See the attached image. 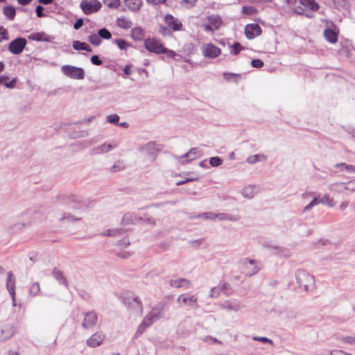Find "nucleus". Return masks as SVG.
<instances>
[{
  "instance_id": "obj_1",
  "label": "nucleus",
  "mask_w": 355,
  "mask_h": 355,
  "mask_svg": "<svg viewBox=\"0 0 355 355\" xmlns=\"http://www.w3.org/2000/svg\"><path fill=\"white\" fill-rule=\"evenodd\" d=\"M295 279L297 284L306 291H310L315 288V279L313 276L303 270H298L295 272Z\"/></svg>"
},
{
  "instance_id": "obj_2",
  "label": "nucleus",
  "mask_w": 355,
  "mask_h": 355,
  "mask_svg": "<svg viewBox=\"0 0 355 355\" xmlns=\"http://www.w3.org/2000/svg\"><path fill=\"white\" fill-rule=\"evenodd\" d=\"M239 264L243 272L249 277L256 275L261 268L257 261L250 258L241 259Z\"/></svg>"
},
{
  "instance_id": "obj_3",
  "label": "nucleus",
  "mask_w": 355,
  "mask_h": 355,
  "mask_svg": "<svg viewBox=\"0 0 355 355\" xmlns=\"http://www.w3.org/2000/svg\"><path fill=\"white\" fill-rule=\"evenodd\" d=\"M177 303L180 306H188L195 309L198 308V297L193 294L180 295L177 298Z\"/></svg>"
},
{
  "instance_id": "obj_4",
  "label": "nucleus",
  "mask_w": 355,
  "mask_h": 355,
  "mask_svg": "<svg viewBox=\"0 0 355 355\" xmlns=\"http://www.w3.org/2000/svg\"><path fill=\"white\" fill-rule=\"evenodd\" d=\"M80 6L85 15H91L97 12L102 5L98 0H82Z\"/></svg>"
},
{
  "instance_id": "obj_5",
  "label": "nucleus",
  "mask_w": 355,
  "mask_h": 355,
  "mask_svg": "<svg viewBox=\"0 0 355 355\" xmlns=\"http://www.w3.org/2000/svg\"><path fill=\"white\" fill-rule=\"evenodd\" d=\"M62 71L68 77L81 80L84 78L85 72L82 68L70 66V65H64L62 67Z\"/></svg>"
},
{
  "instance_id": "obj_6",
  "label": "nucleus",
  "mask_w": 355,
  "mask_h": 355,
  "mask_svg": "<svg viewBox=\"0 0 355 355\" xmlns=\"http://www.w3.org/2000/svg\"><path fill=\"white\" fill-rule=\"evenodd\" d=\"M26 44L27 41L25 38L18 37L9 43L8 49L11 53L18 55L24 51Z\"/></svg>"
},
{
  "instance_id": "obj_7",
  "label": "nucleus",
  "mask_w": 355,
  "mask_h": 355,
  "mask_svg": "<svg viewBox=\"0 0 355 355\" xmlns=\"http://www.w3.org/2000/svg\"><path fill=\"white\" fill-rule=\"evenodd\" d=\"M124 303L128 308L131 310L133 313L137 314H141L142 312L141 302L138 300L137 297L134 296H125Z\"/></svg>"
},
{
  "instance_id": "obj_8",
  "label": "nucleus",
  "mask_w": 355,
  "mask_h": 355,
  "mask_svg": "<svg viewBox=\"0 0 355 355\" xmlns=\"http://www.w3.org/2000/svg\"><path fill=\"white\" fill-rule=\"evenodd\" d=\"M201 49L204 57L208 58H215L221 53L220 49L211 43L203 44Z\"/></svg>"
},
{
  "instance_id": "obj_9",
  "label": "nucleus",
  "mask_w": 355,
  "mask_h": 355,
  "mask_svg": "<svg viewBox=\"0 0 355 355\" xmlns=\"http://www.w3.org/2000/svg\"><path fill=\"white\" fill-rule=\"evenodd\" d=\"M201 155V152L198 148H192L188 153L183 155L177 156L175 158L180 162L187 163L196 159Z\"/></svg>"
},
{
  "instance_id": "obj_10",
  "label": "nucleus",
  "mask_w": 355,
  "mask_h": 355,
  "mask_svg": "<svg viewBox=\"0 0 355 355\" xmlns=\"http://www.w3.org/2000/svg\"><path fill=\"white\" fill-rule=\"evenodd\" d=\"M220 307L227 311L238 312L242 309L241 302L237 300H228L219 304Z\"/></svg>"
},
{
  "instance_id": "obj_11",
  "label": "nucleus",
  "mask_w": 355,
  "mask_h": 355,
  "mask_svg": "<svg viewBox=\"0 0 355 355\" xmlns=\"http://www.w3.org/2000/svg\"><path fill=\"white\" fill-rule=\"evenodd\" d=\"M261 31V27L257 24H248L245 28V34L250 40L260 35Z\"/></svg>"
},
{
  "instance_id": "obj_12",
  "label": "nucleus",
  "mask_w": 355,
  "mask_h": 355,
  "mask_svg": "<svg viewBox=\"0 0 355 355\" xmlns=\"http://www.w3.org/2000/svg\"><path fill=\"white\" fill-rule=\"evenodd\" d=\"M15 333V327L10 324H5L0 329V340L4 341L11 338Z\"/></svg>"
},
{
  "instance_id": "obj_13",
  "label": "nucleus",
  "mask_w": 355,
  "mask_h": 355,
  "mask_svg": "<svg viewBox=\"0 0 355 355\" xmlns=\"http://www.w3.org/2000/svg\"><path fill=\"white\" fill-rule=\"evenodd\" d=\"M333 28H328L324 31V36L325 39L331 44H335L338 41V35L339 30L332 24Z\"/></svg>"
},
{
  "instance_id": "obj_14",
  "label": "nucleus",
  "mask_w": 355,
  "mask_h": 355,
  "mask_svg": "<svg viewBox=\"0 0 355 355\" xmlns=\"http://www.w3.org/2000/svg\"><path fill=\"white\" fill-rule=\"evenodd\" d=\"M164 21L166 24L174 31H178L181 30L182 24V22L177 18L173 17L171 15H166L164 17Z\"/></svg>"
},
{
  "instance_id": "obj_15",
  "label": "nucleus",
  "mask_w": 355,
  "mask_h": 355,
  "mask_svg": "<svg viewBox=\"0 0 355 355\" xmlns=\"http://www.w3.org/2000/svg\"><path fill=\"white\" fill-rule=\"evenodd\" d=\"M97 315L94 312H87L85 314L82 325L85 329L93 327L97 322Z\"/></svg>"
},
{
  "instance_id": "obj_16",
  "label": "nucleus",
  "mask_w": 355,
  "mask_h": 355,
  "mask_svg": "<svg viewBox=\"0 0 355 355\" xmlns=\"http://www.w3.org/2000/svg\"><path fill=\"white\" fill-rule=\"evenodd\" d=\"M105 338V334L102 332H96L92 334L87 340V345L91 347L99 346Z\"/></svg>"
},
{
  "instance_id": "obj_17",
  "label": "nucleus",
  "mask_w": 355,
  "mask_h": 355,
  "mask_svg": "<svg viewBox=\"0 0 355 355\" xmlns=\"http://www.w3.org/2000/svg\"><path fill=\"white\" fill-rule=\"evenodd\" d=\"M7 289L11 295L12 305L16 306V300H15V280L13 278V275L12 272H9L8 274V279L6 283Z\"/></svg>"
},
{
  "instance_id": "obj_18",
  "label": "nucleus",
  "mask_w": 355,
  "mask_h": 355,
  "mask_svg": "<svg viewBox=\"0 0 355 355\" xmlns=\"http://www.w3.org/2000/svg\"><path fill=\"white\" fill-rule=\"evenodd\" d=\"M169 284L171 286H172L173 288H188L191 285V282L187 279L180 278V279H171L169 281Z\"/></svg>"
},
{
  "instance_id": "obj_19",
  "label": "nucleus",
  "mask_w": 355,
  "mask_h": 355,
  "mask_svg": "<svg viewBox=\"0 0 355 355\" xmlns=\"http://www.w3.org/2000/svg\"><path fill=\"white\" fill-rule=\"evenodd\" d=\"M164 53L166 57L175 58L176 57H181L175 51L165 48L162 43L157 41V54Z\"/></svg>"
},
{
  "instance_id": "obj_20",
  "label": "nucleus",
  "mask_w": 355,
  "mask_h": 355,
  "mask_svg": "<svg viewBox=\"0 0 355 355\" xmlns=\"http://www.w3.org/2000/svg\"><path fill=\"white\" fill-rule=\"evenodd\" d=\"M28 39L37 42H50L51 37L44 32L33 33L28 35Z\"/></svg>"
},
{
  "instance_id": "obj_21",
  "label": "nucleus",
  "mask_w": 355,
  "mask_h": 355,
  "mask_svg": "<svg viewBox=\"0 0 355 355\" xmlns=\"http://www.w3.org/2000/svg\"><path fill=\"white\" fill-rule=\"evenodd\" d=\"M257 193V189L254 185H248L242 190V195L247 198H252Z\"/></svg>"
},
{
  "instance_id": "obj_22",
  "label": "nucleus",
  "mask_w": 355,
  "mask_h": 355,
  "mask_svg": "<svg viewBox=\"0 0 355 355\" xmlns=\"http://www.w3.org/2000/svg\"><path fill=\"white\" fill-rule=\"evenodd\" d=\"M116 23L119 27L123 29H128L132 26V21L125 17L117 18Z\"/></svg>"
},
{
  "instance_id": "obj_23",
  "label": "nucleus",
  "mask_w": 355,
  "mask_h": 355,
  "mask_svg": "<svg viewBox=\"0 0 355 355\" xmlns=\"http://www.w3.org/2000/svg\"><path fill=\"white\" fill-rule=\"evenodd\" d=\"M339 171H347L349 173H355V166L353 165L347 164L345 162L338 163L335 166Z\"/></svg>"
},
{
  "instance_id": "obj_24",
  "label": "nucleus",
  "mask_w": 355,
  "mask_h": 355,
  "mask_svg": "<svg viewBox=\"0 0 355 355\" xmlns=\"http://www.w3.org/2000/svg\"><path fill=\"white\" fill-rule=\"evenodd\" d=\"M208 23L210 24L214 28L218 30L221 26L222 21L220 17L218 15H210L207 17Z\"/></svg>"
},
{
  "instance_id": "obj_25",
  "label": "nucleus",
  "mask_w": 355,
  "mask_h": 355,
  "mask_svg": "<svg viewBox=\"0 0 355 355\" xmlns=\"http://www.w3.org/2000/svg\"><path fill=\"white\" fill-rule=\"evenodd\" d=\"M329 189L331 191L341 193L345 191V183L335 182L329 185Z\"/></svg>"
},
{
  "instance_id": "obj_26",
  "label": "nucleus",
  "mask_w": 355,
  "mask_h": 355,
  "mask_svg": "<svg viewBox=\"0 0 355 355\" xmlns=\"http://www.w3.org/2000/svg\"><path fill=\"white\" fill-rule=\"evenodd\" d=\"M267 159V157L263 154H257L254 155L249 156L247 159V162L253 164L258 162H265Z\"/></svg>"
},
{
  "instance_id": "obj_27",
  "label": "nucleus",
  "mask_w": 355,
  "mask_h": 355,
  "mask_svg": "<svg viewBox=\"0 0 355 355\" xmlns=\"http://www.w3.org/2000/svg\"><path fill=\"white\" fill-rule=\"evenodd\" d=\"M17 83V79L13 78L9 80L8 76H0V85H3L8 88H14Z\"/></svg>"
},
{
  "instance_id": "obj_28",
  "label": "nucleus",
  "mask_w": 355,
  "mask_h": 355,
  "mask_svg": "<svg viewBox=\"0 0 355 355\" xmlns=\"http://www.w3.org/2000/svg\"><path fill=\"white\" fill-rule=\"evenodd\" d=\"M125 3L132 10H138L142 5L141 0H125Z\"/></svg>"
},
{
  "instance_id": "obj_29",
  "label": "nucleus",
  "mask_w": 355,
  "mask_h": 355,
  "mask_svg": "<svg viewBox=\"0 0 355 355\" xmlns=\"http://www.w3.org/2000/svg\"><path fill=\"white\" fill-rule=\"evenodd\" d=\"M300 2L305 8L311 10H318L319 8V6L315 0H300Z\"/></svg>"
},
{
  "instance_id": "obj_30",
  "label": "nucleus",
  "mask_w": 355,
  "mask_h": 355,
  "mask_svg": "<svg viewBox=\"0 0 355 355\" xmlns=\"http://www.w3.org/2000/svg\"><path fill=\"white\" fill-rule=\"evenodd\" d=\"M73 48L78 51L84 50L88 52H91L92 51L91 47L87 43L79 41L73 42Z\"/></svg>"
},
{
  "instance_id": "obj_31",
  "label": "nucleus",
  "mask_w": 355,
  "mask_h": 355,
  "mask_svg": "<svg viewBox=\"0 0 355 355\" xmlns=\"http://www.w3.org/2000/svg\"><path fill=\"white\" fill-rule=\"evenodd\" d=\"M3 15L10 20H13L16 15L15 8L13 6H6L3 10Z\"/></svg>"
},
{
  "instance_id": "obj_32",
  "label": "nucleus",
  "mask_w": 355,
  "mask_h": 355,
  "mask_svg": "<svg viewBox=\"0 0 355 355\" xmlns=\"http://www.w3.org/2000/svg\"><path fill=\"white\" fill-rule=\"evenodd\" d=\"M131 37L134 40H141L144 37V32L141 28H134L131 31Z\"/></svg>"
},
{
  "instance_id": "obj_33",
  "label": "nucleus",
  "mask_w": 355,
  "mask_h": 355,
  "mask_svg": "<svg viewBox=\"0 0 355 355\" xmlns=\"http://www.w3.org/2000/svg\"><path fill=\"white\" fill-rule=\"evenodd\" d=\"M53 276L55 279L59 281L61 284L65 286H68L67 280L65 277L63 276L62 272L56 268L53 270Z\"/></svg>"
},
{
  "instance_id": "obj_34",
  "label": "nucleus",
  "mask_w": 355,
  "mask_h": 355,
  "mask_svg": "<svg viewBox=\"0 0 355 355\" xmlns=\"http://www.w3.org/2000/svg\"><path fill=\"white\" fill-rule=\"evenodd\" d=\"M225 284H224L222 286H218L216 287H213L209 292V296L211 298H216L218 297L221 292V290L225 288Z\"/></svg>"
},
{
  "instance_id": "obj_35",
  "label": "nucleus",
  "mask_w": 355,
  "mask_h": 355,
  "mask_svg": "<svg viewBox=\"0 0 355 355\" xmlns=\"http://www.w3.org/2000/svg\"><path fill=\"white\" fill-rule=\"evenodd\" d=\"M144 45L148 51L155 53V40L154 38L146 40Z\"/></svg>"
},
{
  "instance_id": "obj_36",
  "label": "nucleus",
  "mask_w": 355,
  "mask_h": 355,
  "mask_svg": "<svg viewBox=\"0 0 355 355\" xmlns=\"http://www.w3.org/2000/svg\"><path fill=\"white\" fill-rule=\"evenodd\" d=\"M103 3L110 8L116 9L120 6V0H102Z\"/></svg>"
},
{
  "instance_id": "obj_37",
  "label": "nucleus",
  "mask_w": 355,
  "mask_h": 355,
  "mask_svg": "<svg viewBox=\"0 0 355 355\" xmlns=\"http://www.w3.org/2000/svg\"><path fill=\"white\" fill-rule=\"evenodd\" d=\"M114 43L121 50H126L130 46L128 42L123 39H116Z\"/></svg>"
},
{
  "instance_id": "obj_38",
  "label": "nucleus",
  "mask_w": 355,
  "mask_h": 355,
  "mask_svg": "<svg viewBox=\"0 0 355 355\" xmlns=\"http://www.w3.org/2000/svg\"><path fill=\"white\" fill-rule=\"evenodd\" d=\"M257 12V10L252 6H245L242 8V13L248 15H252Z\"/></svg>"
},
{
  "instance_id": "obj_39",
  "label": "nucleus",
  "mask_w": 355,
  "mask_h": 355,
  "mask_svg": "<svg viewBox=\"0 0 355 355\" xmlns=\"http://www.w3.org/2000/svg\"><path fill=\"white\" fill-rule=\"evenodd\" d=\"M98 35L100 37L105 40H110L112 37L110 32L105 28H101L98 32Z\"/></svg>"
},
{
  "instance_id": "obj_40",
  "label": "nucleus",
  "mask_w": 355,
  "mask_h": 355,
  "mask_svg": "<svg viewBox=\"0 0 355 355\" xmlns=\"http://www.w3.org/2000/svg\"><path fill=\"white\" fill-rule=\"evenodd\" d=\"M216 218L220 220H236V218L234 216L226 214V213H218L216 214Z\"/></svg>"
},
{
  "instance_id": "obj_41",
  "label": "nucleus",
  "mask_w": 355,
  "mask_h": 355,
  "mask_svg": "<svg viewBox=\"0 0 355 355\" xmlns=\"http://www.w3.org/2000/svg\"><path fill=\"white\" fill-rule=\"evenodd\" d=\"M89 42L95 46H98L101 43V40L98 35L92 34L89 36Z\"/></svg>"
},
{
  "instance_id": "obj_42",
  "label": "nucleus",
  "mask_w": 355,
  "mask_h": 355,
  "mask_svg": "<svg viewBox=\"0 0 355 355\" xmlns=\"http://www.w3.org/2000/svg\"><path fill=\"white\" fill-rule=\"evenodd\" d=\"M320 202L327 204L329 207H332L335 205L334 199L331 198L328 194H325L320 199Z\"/></svg>"
},
{
  "instance_id": "obj_43",
  "label": "nucleus",
  "mask_w": 355,
  "mask_h": 355,
  "mask_svg": "<svg viewBox=\"0 0 355 355\" xmlns=\"http://www.w3.org/2000/svg\"><path fill=\"white\" fill-rule=\"evenodd\" d=\"M197 218H202L205 220H214L216 218V214L214 212H205L199 214Z\"/></svg>"
},
{
  "instance_id": "obj_44",
  "label": "nucleus",
  "mask_w": 355,
  "mask_h": 355,
  "mask_svg": "<svg viewBox=\"0 0 355 355\" xmlns=\"http://www.w3.org/2000/svg\"><path fill=\"white\" fill-rule=\"evenodd\" d=\"M154 321V315H150V317H146L142 322V324L139 327V331L143 328V327H148L153 323Z\"/></svg>"
},
{
  "instance_id": "obj_45",
  "label": "nucleus",
  "mask_w": 355,
  "mask_h": 355,
  "mask_svg": "<svg viewBox=\"0 0 355 355\" xmlns=\"http://www.w3.org/2000/svg\"><path fill=\"white\" fill-rule=\"evenodd\" d=\"M40 292V286L39 283L35 282L33 283L31 288H30V293L33 295H37Z\"/></svg>"
},
{
  "instance_id": "obj_46",
  "label": "nucleus",
  "mask_w": 355,
  "mask_h": 355,
  "mask_svg": "<svg viewBox=\"0 0 355 355\" xmlns=\"http://www.w3.org/2000/svg\"><path fill=\"white\" fill-rule=\"evenodd\" d=\"M197 2V0H182L181 5L184 6L185 8H193Z\"/></svg>"
},
{
  "instance_id": "obj_47",
  "label": "nucleus",
  "mask_w": 355,
  "mask_h": 355,
  "mask_svg": "<svg viewBox=\"0 0 355 355\" xmlns=\"http://www.w3.org/2000/svg\"><path fill=\"white\" fill-rule=\"evenodd\" d=\"M203 341L206 343H208L209 345H214L215 343H218V344H221L222 343L218 340V339L215 338H213L210 336H205V338H203Z\"/></svg>"
},
{
  "instance_id": "obj_48",
  "label": "nucleus",
  "mask_w": 355,
  "mask_h": 355,
  "mask_svg": "<svg viewBox=\"0 0 355 355\" xmlns=\"http://www.w3.org/2000/svg\"><path fill=\"white\" fill-rule=\"evenodd\" d=\"M9 39L8 33L3 26H0V42Z\"/></svg>"
},
{
  "instance_id": "obj_49",
  "label": "nucleus",
  "mask_w": 355,
  "mask_h": 355,
  "mask_svg": "<svg viewBox=\"0 0 355 355\" xmlns=\"http://www.w3.org/2000/svg\"><path fill=\"white\" fill-rule=\"evenodd\" d=\"M345 191H349L350 192L355 191V180L348 182L345 184Z\"/></svg>"
},
{
  "instance_id": "obj_50",
  "label": "nucleus",
  "mask_w": 355,
  "mask_h": 355,
  "mask_svg": "<svg viewBox=\"0 0 355 355\" xmlns=\"http://www.w3.org/2000/svg\"><path fill=\"white\" fill-rule=\"evenodd\" d=\"M209 164L212 166H218L222 164V159L218 157H213L210 158Z\"/></svg>"
},
{
  "instance_id": "obj_51",
  "label": "nucleus",
  "mask_w": 355,
  "mask_h": 355,
  "mask_svg": "<svg viewBox=\"0 0 355 355\" xmlns=\"http://www.w3.org/2000/svg\"><path fill=\"white\" fill-rule=\"evenodd\" d=\"M253 340L260 341L265 343H269L270 345H273V341L271 339H269L266 337H259V336H254L252 338Z\"/></svg>"
},
{
  "instance_id": "obj_52",
  "label": "nucleus",
  "mask_w": 355,
  "mask_h": 355,
  "mask_svg": "<svg viewBox=\"0 0 355 355\" xmlns=\"http://www.w3.org/2000/svg\"><path fill=\"white\" fill-rule=\"evenodd\" d=\"M124 167H125V166H124L123 162H121V161H118L112 166V171L113 172H116V171H120V170L124 168Z\"/></svg>"
},
{
  "instance_id": "obj_53",
  "label": "nucleus",
  "mask_w": 355,
  "mask_h": 355,
  "mask_svg": "<svg viewBox=\"0 0 355 355\" xmlns=\"http://www.w3.org/2000/svg\"><path fill=\"white\" fill-rule=\"evenodd\" d=\"M107 120L110 123L116 124L119 121V116L117 114H111L107 116Z\"/></svg>"
},
{
  "instance_id": "obj_54",
  "label": "nucleus",
  "mask_w": 355,
  "mask_h": 355,
  "mask_svg": "<svg viewBox=\"0 0 355 355\" xmlns=\"http://www.w3.org/2000/svg\"><path fill=\"white\" fill-rule=\"evenodd\" d=\"M318 204V198L314 197L312 201L308 204L304 208V211H307L311 210L315 205Z\"/></svg>"
},
{
  "instance_id": "obj_55",
  "label": "nucleus",
  "mask_w": 355,
  "mask_h": 355,
  "mask_svg": "<svg viewBox=\"0 0 355 355\" xmlns=\"http://www.w3.org/2000/svg\"><path fill=\"white\" fill-rule=\"evenodd\" d=\"M251 64L253 67H255V68H260L261 67H263V62L262 60H259V59H254V60H252V62H251Z\"/></svg>"
},
{
  "instance_id": "obj_56",
  "label": "nucleus",
  "mask_w": 355,
  "mask_h": 355,
  "mask_svg": "<svg viewBox=\"0 0 355 355\" xmlns=\"http://www.w3.org/2000/svg\"><path fill=\"white\" fill-rule=\"evenodd\" d=\"M232 47L233 50L232 52L234 55H237L243 49L241 45L239 43H235Z\"/></svg>"
},
{
  "instance_id": "obj_57",
  "label": "nucleus",
  "mask_w": 355,
  "mask_h": 355,
  "mask_svg": "<svg viewBox=\"0 0 355 355\" xmlns=\"http://www.w3.org/2000/svg\"><path fill=\"white\" fill-rule=\"evenodd\" d=\"M91 62L92 64L95 65H101L102 64V61L99 59L98 56L96 55H92L91 57Z\"/></svg>"
},
{
  "instance_id": "obj_58",
  "label": "nucleus",
  "mask_w": 355,
  "mask_h": 355,
  "mask_svg": "<svg viewBox=\"0 0 355 355\" xmlns=\"http://www.w3.org/2000/svg\"><path fill=\"white\" fill-rule=\"evenodd\" d=\"M223 76H224V78L228 81L231 80L232 78H233V77H240V76L239 74L232 73H224Z\"/></svg>"
},
{
  "instance_id": "obj_59",
  "label": "nucleus",
  "mask_w": 355,
  "mask_h": 355,
  "mask_svg": "<svg viewBox=\"0 0 355 355\" xmlns=\"http://www.w3.org/2000/svg\"><path fill=\"white\" fill-rule=\"evenodd\" d=\"M43 7L42 6H37L35 9L36 15L38 17H44V14L43 13Z\"/></svg>"
},
{
  "instance_id": "obj_60",
  "label": "nucleus",
  "mask_w": 355,
  "mask_h": 355,
  "mask_svg": "<svg viewBox=\"0 0 355 355\" xmlns=\"http://www.w3.org/2000/svg\"><path fill=\"white\" fill-rule=\"evenodd\" d=\"M342 340L349 344L355 343V338L352 336H346L342 338Z\"/></svg>"
},
{
  "instance_id": "obj_61",
  "label": "nucleus",
  "mask_w": 355,
  "mask_h": 355,
  "mask_svg": "<svg viewBox=\"0 0 355 355\" xmlns=\"http://www.w3.org/2000/svg\"><path fill=\"white\" fill-rule=\"evenodd\" d=\"M83 25V21L82 19H78L74 24L73 28L76 30H78Z\"/></svg>"
},
{
  "instance_id": "obj_62",
  "label": "nucleus",
  "mask_w": 355,
  "mask_h": 355,
  "mask_svg": "<svg viewBox=\"0 0 355 355\" xmlns=\"http://www.w3.org/2000/svg\"><path fill=\"white\" fill-rule=\"evenodd\" d=\"M203 26L205 30L208 32H214L216 30V28H214L213 26L209 23L204 24Z\"/></svg>"
},
{
  "instance_id": "obj_63",
  "label": "nucleus",
  "mask_w": 355,
  "mask_h": 355,
  "mask_svg": "<svg viewBox=\"0 0 355 355\" xmlns=\"http://www.w3.org/2000/svg\"><path fill=\"white\" fill-rule=\"evenodd\" d=\"M349 205V202L345 200V201H343L340 203V206H339V209L341 211H344L346 209V208L348 207Z\"/></svg>"
},
{
  "instance_id": "obj_64",
  "label": "nucleus",
  "mask_w": 355,
  "mask_h": 355,
  "mask_svg": "<svg viewBox=\"0 0 355 355\" xmlns=\"http://www.w3.org/2000/svg\"><path fill=\"white\" fill-rule=\"evenodd\" d=\"M123 72L125 75H130L131 73V67L130 65H126L123 69Z\"/></svg>"
}]
</instances>
